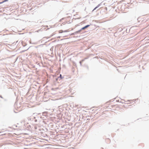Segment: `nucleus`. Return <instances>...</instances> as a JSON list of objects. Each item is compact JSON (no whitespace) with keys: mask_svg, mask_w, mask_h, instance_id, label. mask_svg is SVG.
Segmentation results:
<instances>
[{"mask_svg":"<svg viewBox=\"0 0 149 149\" xmlns=\"http://www.w3.org/2000/svg\"><path fill=\"white\" fill-rule=\"evenodd\" d=\"M101 5V3L100 4H99L97 6L95 7L92 10V11L93 12V11L94 10H96L97 8L98 7H99Z\"/></svg>","mask_w":149,"mask_h":149,"instance_id":"nucleus-3","label":"nucleus"},{"mask_svg":"<svg viewBox=\"0 0 149 149\" xmlns=\"http://www.w3.org/2000/svg\"><path fill=\"white\" fill-rule=\"evenodd\" d=\"M34 118L35 119V120H34V121L35 122H37L38 121V120L37 119H36V118L34 117Z\"/></svg>","mask_w":149,"mask_h":149,"instance_id":"nucleus-7","label":"nucleus"},{"mask_svg":"<svg viewBox=\"0 0 149 149\" xmlns=\"http://www.w3.org/2000/svg\"><path fill=\"white\" fill-rule=\"evenodd\" d=\"M8 0H4L3 1V2L4 3L7 2Z\"/></svg>","mask_w":149,"mask_h":149,"instance_id":"nucleus-9","label":"nucleus"},{"mask_svg":"<svg viewBox=\"0 0 149 149\" xmlns=\"http://www.w3.org/2000/svg\"><path fill=\"white\" fill-rule=\"evenodd\" d=\"M18 41H17L16 42V44H18Z\"/></svg>","mask_w":149,"mask_h":149,"instance_id":"nucleus-12","label":"nucleus"},{"mask_svg":"<svg viewBox=\"0 0 149 149\" xmlns=\"http://www.w3.org/2000/svg\"><path fill=\"white\" fill-rule=\"evenodd\" d=\"M24 34V33H19V34Z\"/></svg>","mask_w":149,"mask_h":149,"instance_id":"nucleus-17","label":"nucleus"},{"mask_svg":"<svg viewBox=\"0 0 149 149\" xmlns=\"http://www.w3.org/2000/svg\"><path fill=\"white\" fill-rule=\"evenodd\" d=\"M123 30V28H118L117 30V31L118 32H121Z\"/></svg>","mask_w":149,"mask_h":149,"instance_id":"nucleus-6","label":"nucleus"},{"mask_svg":"<svg viewBox=\"0 0 149 149\" xmlns=\"http://www.w3.org/2000/svg\"><path fill=\"white\" fill-rule=\"evenodd\" d=\"M78 33H80L79 32V30L77 31L74 32V33H71V35H76L77 34H78Z\"/></svg>","mask_w":149,"mask_h":149,"instance_id":"nucleus-2","label":"nucleus"},{"mask_svg":"<svg viewBox=\"0 0 149 149\" xmlns=\"http://www.w3.org/2000/svg\"><path fill=\"white\" fill-rule=\"evenodd\" d=\"M67 32V30L63 31L62 30H60L59 31V33H61L63 32Z\"/></svg>","mask_w":149,"mask_h":149,"instance_id":"nucleus-4","label":"nucleus"},{"mask_svg":"<svg viewBox=\"0 0 149 149\" xmlns=\"http://www.w3.org/2000/svg\"><path fill=\"white\" fill-rule=\"evenodd\" d=\"M0 97L2 98H3V97L1 95H0Z\"/></svg>","mask_w":149,"mask_h":149,"instance_id":"nucleus-14","label":"nucleus"},{"mask_svg":"<svg viewBox=\"0 0 149 149\" xmlns=\"http://www.w3.org/2000/svg\"><path fill=\"white\" fill-rule=\"evenodd\" d=\"M90 25H87L85 26H84L82 28H81L80 30H79V31L80 34L84 33V32H82V31L86 29L87 28L89 27L90 26Z\"/></svg>","mask_w":149,"mask_h":149,"instance_id":"nucleus-1","label":"nucleus"},{"mask_svg":"<svg viewBox=\"0 0 149 149\" xmlns=\"http://www.w3.org/2000/svg\"><path fill=\"white\" fill-rule=\"evenodd\" d=\"M3 1L2 2H0V4H2V3H3Z\"/></svg>","mask_w":149,"mask_h":149,"instance_id":"nucleus-13","label":"nucleus"},{"mask_svg":"<svg viewBox=\"0 0 149 149\" xmlns=\"http://www.w3.org/2000/svg\"><path fill=\"white\" fill-rule=\"evenodd\" d=\"M63 19V18H62V19H61V20H62Z\"/></svg>","mask_w":149,"mask_h":149,"instance_id":"nucleus-19","label":"nucleus"},{"mask_svg":"<svg viewBox=\"0 0 149 149\" xmlns=\"http://www.w3.org/2000/svg\"><path fill=\"white\" fill-rule=\"evenodd\" d=\"M77 37H80V36H77Z\"/></svg>","mask_w":149,"mask_h":149,"instance_id":"nucleus-21","label":"nucleus"},{"mask_svg":"<svg viewBox=\"0 0 149 149\" xmlns=\"http://www.w3.org/2000/svg\"><path fill=\"white\" fill-rule=\"evenodd\" d=\"M58 79H57V78H56V80L57 81Z\"/></svg>","mask_w":149,"mask_h":149,"instance_id":"nucleus-18","label":"nucleus"},{"mask_svg":"<svg viewBox=\"0 0 149 149\" xmlns=\"http://www.w3.org/2000/svg\"><path fill=\"white\" fill-rule=\"evenodd\" d=\"M116 101V102H119V100H117Z\"/></svg>","mask_w":149,"mask_h":149,"instance_id":"nucleus-16","label":"nucleus"},{"mask_svg":"<svg viewBox=\"0 0 149 149\" xmlns=\"http://www.w3.org/2000/svg\"><path fill=\"white\" fill-rule=\"evenodd\" d=\"M44 44H41V45H39L38 46H39V47H42L43 46Z\"/></svg>","mask_w":149,"mask_h":149,"instance_id":"nucleus-10","label":"nucleus"},{"mask_svg":"<svg viewBox=\"0 0 149 149\" xmlns=\"http://www.w3.org/2000/svg\"><path fill=\"white\" fill-rule=\"evenodd\" d=\"M25 51V50L23 51H22V52H24Z\"/></svg>","mask_w":149,"mask_h":149,"instance_id":"nucleus-20","label":"nucleus"},{"mask_svg":"<svg viewBox=\"0 0 149 149\" xmlns=\"http://www.w3.org/2000/svg\"><path fill=\"white\" fill-rule=\"evenodd\" d=\"M79 63H80V65H81V61H80L79 62Z\"/></svg>","mask_w":149,"mask_h":149,"instance_id":"nucleus-11","label":"nucleus"},{"mask_svg":"<svg viewBox=\"0 0 149 149\" xmlns=\"http://www.w3.org/2000/svg\"><path fill=\"white\" fill-rule=\"evenodd\" d=\"M47 113V112H44L43 113V115L44 116H45V114H46Z\"/></svg>","mask_w":149,"mask_h":149,"instance_id":"nucleus-8","label":"nucleus"},{"mask_svg":"<svg viewBox=\"0 0 149 149\" xmlns=\"http://www.w3.org/2000/svg\"><path fill=\"white\" fill-rule=\"evenodd\" d=\"M59 78L60 79H62L63 78V77L62 76L61 74H60L59 76L57 77V79H59Z\"/></svg>","mask_w":149,"mask_h":149,"instance_id":"nucleus-5","label":"nucleus"},{"mask_svg":"<svg viewBox=\"0 0 149 149\" xmlns=\"http://www.w3.org/2000/svg\"><path fill=\"white\" fill-rule=\"evenodd\" d=\"M40 30H37L36 31L37 32H38Z\"/></svg>","mask_w":149,"mask_h":149,"instance_id":"nucleus-15","label":"nucleus"}]
</instances>
